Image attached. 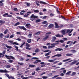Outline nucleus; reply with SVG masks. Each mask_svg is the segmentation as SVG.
<instances>
[{
    "instance_id": "4c0bfd02",
    "label": "nucleus",
    "mask_w": 79,
    "mask_h": 79,
    "mask_svg": "<svg viewBox=\"0 0 79 79\" xmlns=\"http://www.w3.org/2000/svg\"><path fill=\"white\" fill-rule=\"evenodd\" d=\"M8 32V29H6L4 31V34H6Z\"/></svg>"
},
{
    "instance_id": "4468645a",
    "label": "nucleus",
    "mask_w": 79,
    "mask_h": 79,
    "mask_svg": "<svg viewBox=\"0 0 79 79\" xmlns=\"http://www.w3.org/2000/svg\"><path fill=\"white\" fill-rule=\"evenodd\" d=\"M61 50H63V49L62 48H58L55 49V51H61Z\"/></svg>"
},
{
    "instance_id": "79ce46f5",
    "label": "nucleus",
    "mask_w": 79,
    "mask_h": 79,
    "mask_svg": "<svg viewBox=\"0 0 79 79\" xmlns=\"http://www.w3.org/2000/svg\"><path fill=\"white\" fill-rule=\"evenodd\" d=\"M56 11L57 13H58V14H60V11L58 10V9L56 10Z\"/></svg>"
},
{
    "instance_id": "7c9ffc66",
    "label": "nucleus",
    "mask_w": 79,
    "mask_h": 79,
    "mask_svg": "<svg viewBox=\"0 0 79 79\" xmlns=\"http://www.w3.org/2000/svg\"><path fill=\"white\" fill-rule=\"evenodd\" d=\"M28 37L29 38H31V37H32V34H29L28 35Z\"/></svg>"
},
{
    "instance_id": "72a5a7b5",
    "label": "nucleus",
    "mask_w": 79,
    "mask_h": 79,
    "mask_svg": "<svg viewBox=\"0 0 79 79\" xmlns=\"http://www.w3.org/2000/svg\"><path fill=\"white\" fill-rule=\"evenodd\" d=\"M6 68H8V69L10 68H11V66H10L9 65H7L6 66Z\"/></svg>"
},
{
    "instance_id": "ea45409f",
    "label": "nucleus",
    "mask_w": 79,
    "mask_h": 79,
    "mask_svg": "<svg viewBox=\"0 0 79 79\" xmlns=\"http://www.w3.org/2000/svg\"><path fill=\"white\" fill-rule=\"evenodd\" d=\"M10 59L11 58L12 60H15V57H13V56H10Z\"/></svg>"
},
{
    "instance_id": "052dcab7",
    "label": "nucleus",
    "mask_w": 79,
    "mask_h": 79,
    "mask_svg": "<svg viewBox=\"0 0 79 79\" xmlns=\"http://www.w3.org/2000/svg\"><path fill=\"white\" fill-rule=\"evenodd\" d=\"M77 41H75L74 42H73V45H74L75 44H77Z\"/></svg>"
},
{
    "instance_id": "c9c22d12",
    "label": "nucleus",
    "mask_w": 79,
    "mask_h": 79,
    "mask_svg": "<svg viewBox=\"0 0 79 79\" xmlns=\"http://www.w3.org/2000/svg\"><path fill=\"white\" fill-rule=\"evenodd\" d=\"M70 59H68L66 60H63L62 61H63V62H65L66 61H69V60H70Z\"/></svg>"
},
{
    "instance_id": "1a4fd4ad",
    "label": "nucleus",
    "mask_w": 79,
    "mask_h": 79,
    "mask_svg": "<svg viewBox=\"0 0 79 79\" xmlns=\"http://www.w3.org/2000/svg\"><path fill=\"white\" fill-rule=\"evenodd\" d=\"M40 64H42V65L41 66V67H44V66H45L46 65V64H45V63H44V62H41L40 63Z\"/></svg>"
},
{
    "instance_id": "ddd939ff",
    "label": "nucleus",
    "mask_w": 79,
    "mask_h": 79,
    "mask_svg": "<svg viewBox=\"0 0 79 79\" xmlns=\"http://www.w3.org/2000/svg\"><path fill=\"white\" fill-rule=\"evenodd\" d=\"M55 25L56 26L55 28H59L60 27V26H58V23L56 22H55Z\"/></svg>"
},
{
    "instance_id": "680f3d73",
    "label": "nucleus",
    "mask_w": 79,
    "mask_h": 79,
    "mask_svg": "<svg viewBox=\"0 0 79 79\" xmlns=\"http://www.w3.org/2000/svg\"><path fill=\"white\" fill-rule=\"evenodd\" d=\"M59 62V61H56L53 62V64H56V63H58Z\"/></svg>"
},
{
    "instance_id": "39448f33",
    "label": "nucleus",
    "mask_w": 79,
    "mask_h": 79,
    "mask_svg": "<svg viewBox=\"0 0 79 79\" xmlns=\"http://www.w3.org/2000/svg\"><path fill=\"white\" fill-rule=\"evenodd\" d=\"M26 46H27L26 48V49L27 50H31V48H29V47H30V45H29V44L28 43H26Z\"/></svg>"
},
{
    "instance_id": "7ed1b4c3",
    "label": "nucleus",
    "mask_w": 79,
    "mask_h": 79,
    "mask_svg": "<svg viewBox=\"0 0 79 79\" xmlns=\"http://www.w3.org/2000/svg\"><path fill=\"white\" fill-rule=\"evenodd\" d=\"M3 16L4 17H6L7 18H8V17H9V18H11V17L13 16L12 15L10 14L8 15V13H6L3 14Z\"/></svg>"
},
{
    "instance_id": "dca6fc26",
    "label": "nucleus",
    "mask_w": 79,
    "mask_h": 79,
    "mask_svg": "<svg viewBox=\"0 0 79 79\" xmlns=\"http://www.w3.org/2000/svg\"><path fill=\"white\" fill-rule=\"evenodd\" d=\"M52 38H53V39L52 40V42H54L55 40L56 39V37L55 36L53 37Z\"/></svg>"
},
{
    "instance_id": "864d4df0",
    "label": "nucleus",
    "mask_w": 79,
    "mask_h": 79,
    "mask_svg": "<svg viewBox=\"0 0 79 79\" xmlns=\"http://www.w3.org/2000/svg\"><path fill=\"white\" fill-rule=\"evenodd\" d=\"M48 61H49V62H54V60H48Z\"/></svg>"
},
{
    "instance_id": "58836bf2",
    "label": "nucleus",
    "mask_w": 79,
    "mask_h": 79,
    "mask_svg": "<svg viewBox=\"0 0 79 79\" xmlns=\"http://www.w3.org/2000/svg\"><path fill=\"white\" fill-rule=\"evenodd\" d=\"M17 63L18 64H20L21 65H23V64H24V63H20L19 62H17Z\"/></svg>"
},
{
    "instance_id": "bb28decb",
    "label": "nucleus",
    "mask_w": 79,
    "mask_h": 79,
    "mask_svg": "<svg viewBox=\"0 0 79 79\" xmlns=\"http://www.w3.org/2000/svg\"><path fill=\"white\" fill-rule=\"evenodd\" d=\"M39 52V49L38 48H36L35 51V53H37V52Z\"/></svg>"
},
{
    "instance_id": "4d7b16f0",
    "label": "nucleus",
    "mask_w": 79,
    "mask_h": 79,
    "mask_svg": "<svg viewBox=\"0 0 79 79\" xmlns=\"http://www.w3.org/2000/svg\"><path fill=\"white\" fill-rule=\"evenodd\" d=\"M13 61L12 60H10L8 61L9 63H11Z\"/></svg>"
},
{
    "instance_id": "f704fd0d",
    "label": "nucleus",
    "mask_w": 79,
    "mask_h": 79,
    "mask_svg": "<svg viewBox=\"0 0 79 79\" xmlns=\"http://www.w3.org/2000/svg\"><path fill=\"white\" fill-rule=\"evenodd\" d=\"M29 14H27V15L25 14L24 16V17L25 18H27L28 17V15H29Z\"/></svg>"
},
{
    "instance_id": "37998d69",
    "label": "nucleus",
    "mask_w": 79,
    "mask_h": 79,
    "mask_svg": "<svg viewBox=\"0 0 79 79\" xmlns=\"http://www.w3.org/2000/svg\"><path fill=\"white\" fill-rule=\"evenodd\" d=\"M59 76V75H56L52 77V79H54V78H56V77H57Z\"/></svg>"
},
{
    "instance_id": "338daca9",
    "label": "nucleus",
    "mask_w": 79,
    "mask_h": 79,
    "mask_svg": "<svg viewBox=\"0 0 79 79\" xmlns=\"http://www.w3.org/2000/svg\"><path fill=\"white\" fill-rule=\"evenodd\" d=\"M14 11H18V9L17 8H15L14 9Z\"/></svg>"
},
{
    "instance_id": "a19ab883",
    "label": "nucleus",
    "mask_w": 79,
    "mask_h": 79,
    "mask_svg": "<svg viewBox=\"0 0 79 79\" xmlns=\"http://www.w3.org/2000/svg\"><path fill=\"white\" fill-rule=\"evenodd\" d=\"M40 67H37L36 69V71H40Z\"/></svg>"
},
{
    "instance_id": "6ab92c4d",
    "label": "nucleus",
    "mask_w": 79,
    "mask_h": 79,
    "mask_svg": "<svg viewBox=\"0 0 79 79\" xmlns=\"http://www.w3.org/2000/svg\"><path fill=\"white\" fill-rule=\"evenodd\" d=\"M66 56H72L73 55V53H67L66 54Z\"/></svg>"
},
{
    "instance_id": "9b49d317",
    "label": "nucleus",
    "mask_w": 79,
    "mask_h": 79,
    "mask_svg": "<svg viewBox=\"0 0 79 79\" xmlns=\"http://www.w3.org/2000/svg\"><path fill=\"white\" fill-rule=\"evenodd\" d=\"M5 45L6 47L7 48H9V50H11V49L12 48V47L11 46H8L7 44H5Z\"/></svg>"
},
{
    "instance_id": "2eb2a0df",
    "label": "nucleus",
    "mask_w": 79,
    "mask_h": 79,
    "mask_svg": "<svg viewBox=\"0 0 79 79\" xmlns=\"http://www.w3.org/2000/svg\"><path fill=\"white\" fill-rule=\"evenodd\" d=\"M66 32L65 30H62L61 31V32L63 35H65L66 34Z\"/></svg>"
},
{
    "instance_id": "09e8293b",
    "label": "nucleus",
    "mask_w": 79,
    "mask_h": 79,
    "mask_svg": "<svg viewBox=\"0 0 79 79\" xmlns=\"http://www.w3.org/2000/svg\"><path fill=\"white\" fill-rule=\"evenodd\" d=\"M16 18H17V19H23L21 17H17Z\"/></svg>"
},
{
    "instance_id": "b1692460",
    "label": "nucleus",
    "mask_w": 79,
    "mask_h": 79,
    "mask_svg": "<svg viewBox=\"0 0 79 79\" xmlns=\"http://www.w3.org/2000/svg\"><path fill=\"white\" fill-rule=\"evenodd\" d=\"M70 52H72V53H76V52H77V51L74 50H71Z\"/></svg>"
},
{
    "instance_id": "f8f14e48",
    "label": "nucleus",
    "mask_w": 79,
    "mask_h": 79,
    "mask_svg": "<svg viewBox=\"0 0 79 79\" xmlns=\"http://www.w3.org/2000/svg\"><path fill=\"white\" fill-rule=\"evenodd\" d=\"M4 2V0H2L1 1H0V6H3L4 4L2 2Z\"/></svg>"
},
{
    "instance_id": "603ef678",
    "label": "nucleus",
    "mask_w": 79,
    "mask_h": 79,
    "mask_svg": "<svg viewBox=\"0 0 79 79\" xmlns=\"http://www.w3.org/2000/svg\"><path fill=\"white\" fill-rule=\"evenodd\" d=\"M71 42H72V43H73V42L71 41H69L67 43V44H69Z\"/></svg>"
},
{
    "instance_id": "8fccbe9b",
    "label": "nucleus",
    "mask_w": 79,
    "mask_h": 79,
    "mask_svg": "<svg viewBox=\"0 0 79 79\" xmlns=\"http://www.w3.org/2000/svg\"><path fill=\"white\" fill-rule=\"evenodd\" d=\"M71 73V71H69L67 73H66V75H67L68 74H70V73Z\"/></svg>"
},
{
    "instance_id": "5701e85b",
    "label": "nucleus",
    "mask_w": 79,
    "mask_h": 79,
    "mask_svg": "<svg viewBox=\"0 0 79 79\" xmlns=\"http://www.w3.org/2000/svg\"><path fill=\"white\" fill-rule=\"evenodd\" d=\"M55 47V45L49 46L48 47V48H53Z\"/></svg>"
},
{
    "instance_id": "f257e3e1",
    "label": "nucleus",
    "mask_w": 79,
    "mask_h": 79,
    "mask_svg": "<svg viewBox=\"0 0 79 79\" xmlns=\"http://www.w3.org/2000/svg\"><path fill=\"white\" fill-rule=\"evenodd\" d=\"M46 35L44 37V38L43 39V41H45L47 40V39L49 38V36L50 35L52 34V33L51 32H48L46 34Z\"/></svg>"
},
{
    "instance_id": "c756f323",
    "label": "nucleus",
    "mask_w": 79,
    "mask_h": 79,
    "mask_svg": "<svg viewBox=\"0 0 79 79\" xmlns=\"http://www.w3.org/2000/svg\"><path fill=\"white\" fill-rule=\"evenodd\" d=\"M76 72H73L71 75V76H74V75H76Z\"/></svg>"
},
{
    "instance_id": "4be33fe9",
    "label": "nucleus",
    "mask_w": 79,
    "mask_h": 79,
    "mask_svg": "<svg viewBox=\"0 0 79 79\" xmlns=\"http://www.w3.org/2000/svg\"><path fill=\"white\" fill-rule=\"evenodd\" d=\"M32 40L31 39H29L27 40V42L29 43H31Z\"/></svg>"
},
{
    "instance_id": "a211bd4d",
    "label": "nucleus",
    "mask_w": 79,
    "mask_h": 79,
    "mask_svg": "<svg viewBox=\"0 0 79 79\" xmlns=\"http://www.w3.org/2000/svg\"><path fill=\"white\" fill-rule=\"evenodd\" d=\"M5 53H6V51L4 50L2 52V57L3 58V56H4V55H5Z\"/></svg>"
},
{
    "instance_id": "c85d7f7f",
    "label": "nucleus",
    "mask_w": 79,
    "mask_h": 79,
    "mask_svg": "<svg viewBox=\"0 0 79 79\" xmlns=\"http://www.w3.org/2000/svg\"><path fill=\"white\" fill-rule=\"evenodd\" d=\"M57 37H61V35H60V34H58L57 35H55Z\"/></svg>"
},
{
    "instance_id": "f3484780",
    "label": "nucleus",
    "mask_w": 79,
    "mask_h": 79,
    "mask_svg": "<svg viewBox=\"0 0 79 79\" xmlns=\"http://www.w3.org/2000/svg\"><path fill=\"white\" fill-rule=\"evenodd\" d=\"M5 57H6L8 60H11V58L10 57V56L6 55H5Z\"/></svg>"
},
{
    "instance_id": "e433bc0d",
    "label": "nucleus",
    "mask_w": 79,
    "mask_h": 79,
    "mask_svg": "<svg viewBox=\"0 0 79 79\" xmlns=\"http://www.w3.org/2000/svg\"><path fill=\"white\" fill-rule=\"evenodd\" d=\"M19 24H20V23L19 22H17V23H16L15 25L14 26H18V25H19Z\"/></svg>"
},
{
    "instance_id": "6e6552de",
    "label": "nucleus",
    "mask_w": 79,
    "mask_h": 79,
    "mask_svg": "<svg viewBox=\"0 0 79 79\" xmlns=\"http://www.w3.org/2000/svg\"><path fill=\"white\" fill-rule=\"evenodd\" d=\"M0 73H8V71H6V69L5 70H0Z\"/></svg>"
},
{
    "instance_id": "2f4dec72",
    "label": "nucleus",
    "mask_w": 79,
    "mask_h": 79,
    "mask_svg": "<svg viewBox=\"0 0 79 79\" xmlns=\"http://www.w3.org/2000/svg\"><path fill=\"white\" fill-rule=\"evenodd\" d=\"M55 56H58L59 57L60 56H61V54H57V55H56Z\"/></svg>"
},
{
    "instance_id": "c03bdc74",
    "label": "nucleus",
    "mask_w": 79,
    "mask_h": 79,
    "mask_svg": "<svg viewBox=\"0 0 79 79\" xmlns=\"http://www.w3.org/2000/svg\"><path fill=\"white\" fill-rule=\"evenodd\" d=\"M13 41H12V40H8V42H10V43H11V44H13Z\"/></svg>"
},
{
    "instance_id": "f03ea898",
    "label": "nucleus",
    "mask_w": 79,
    "mask_h": 79,
    "mask_svg": "<svg viewBox=\"0 0 79 79\" xmlns=\"http://www.w3.org/2000/svg\"><path fill=\"white\" fill-rule=\"evenodd\" d=\"M30 20H31L32 21H33L34 20L36 19V18H38V16L34 15V14H33L31 15L30 16Z\"/></svg>"
},
{
    "instance_id": "5fc2aeb1",
    "label": "nucleus",
    "mask_w": 79,
    "mask_h": 79,
    "mask_svg": "<svg viewBox=\"0 0 79 79\" xmlns=\"http://www.w3.org/2000/svg\"><path fill=\"white\" fill-rule=\"evenodd\" d=\"M77 63V61H73L71 63V64H75V63Z\"/></svg>"
},
{
    "instance_id": "20e7f679",
    "label": "nucleus",
    "mask_w": 79,
    "mask_h": 79,
    "mask_svg": "<svg viewBox=\"0 0 79 79\" xmlns=\"http://www.w3.org/2000/svg\"><path fill=\"white\" fill-rule=\"evenodd\" d=\"M5 75L9 79H15V78L13 77V76H11L10 77V76H9V75L8 73L5 74Z\"/></svg>"
},
{
    "instance_id": "13d9d810",
    "label": "nucleus",
    "mask_w": 79,
    "mask_h": 79,
    "mask_svg": "<svg viewBox=\"0 0 79 79\" xmlns=\"http://www.w3.org/2000/svg\"><path fill=\"white\" fill-rule=\"evenodd\" d=\"M13 44H15V45H19V44H18L16 42H14L13 43Z\"/></svg>"
},
{
    "instance_id": "0eeeda50",
    "label": "nucleus",
    "mask_w": 79,
    "mask_h": 79,
    "mask_svg": "<svg viewBox=\"0 0 79 79\" xmlns=\"http://www.w3.org/2000/svg\"><path fill=\"white\" fill-rule=\"evenodd\" d=\"M31 24L30 23H27L26 24V27L27 29H30L31 28Z\"/></svg>"
},
{
    "instance_id": "9d476101",
    "label": "nucleus",
    "mask_w": 79,
    "mask_h": 79,
    "mask_svg": "<svg viewBox=\"0 0 79 79\" xmlns=\"http://www.w3.org/2000/svg\"><path fill=\"white\" fill-rule=\"evenodd\" d=\"M54 26V25L52 23H51L48 26V27L50 29H51V28H52Z\"/></svg>"
},
{
    "instance_id": "0e129e2a",
    "label": "nucleus",
    "mask_w": 79,
    "mask_h": 79,
    "mask_svg": "<svg viewBox=\"0 0 79 79\" xmlns=\"http://www.w3.org/2000/svg\"><path fill=\"white\" fill-rule=\"evenodd\" d=\"M16 40H18V41H21V39H20V38H18Z\"/></svg>"
},
{
    "instance_id": "6e6d98bb",
    "label": "nucleus",
    "mask_w": 79,
    "mask_h": 79,
    "mask_svg": "<svg viewBox=\"0 0 79 79\" xmlns=\"http://www.w3.org/2000/svg\"><path fill=\"white\" fill-rule=\"evenodd\" d=\"M42 78L43 79H47V77L44 76Z\"/></svg>"
},
{
    "instance_id": "de8ad7c7",
    "label": "nucleus",
    "mask_w": 79,
    "mask_h": 79,
    "mask_svg": "<svg viewBox=\"0 0 79 79\" xmlns=\"http://www.w3.org/2000/svg\"><path fill=\"white\" fill-rule=\"evenodd\" d=\"M34 12L35 13H39V10H34Z\"/></svg>"
},
{
    "instance_id": "aec40b11",
    "label": "nucleus",
    "mask_w": 79,
    "mask_h": 79,
    "mask_svg": "<svg viewBox=\"0 0 79 79\" xmlns=\"http://www.w3.org/2000/svg\"><path fill=\"white\" fill-rule=\"evenodd\" d=\"M5 23V21H3V20H0V24H4Z\"/></svg>"
},
{
    "instance_id": "473e14b6",
    "label": "nucleus",
    "mask_w": 79,
    "mask_h": 79,
    "mask_svg": "<svg viewBox=\"0 0 79 79\" xmlns=\"http://www.w3.org/2000/svg\"><path fill=\"white\" fill-rule=\"evenodd\" d=\"M41 21L40 19H37L35 21V22L36 23H39Z\"/></svg>"
},
{
    "instance_id": "a878e982",
    "label": "nucleus",
    "mask_w": 79,
    "mask_h": 79,
    "mask_svg": "<svg viewBox=\"0 0 79 79\" xmlns=\"http://www.w3.org/2000/svg\"><path fill=\"white\" fill-rule=\"evenodd\" d=\"M40 34V31H38L36 33H35L34 34V35H39Z\"/></svg>"
},
{
    "instance_id": "774afa93",
    "label": "nucleus",
    "mask_w": 79,
    "mask_h": 79,
    "mask_svg": "<svg viewBox=\"0 0 79 79\" xmlns=\"http://www.w3.org/2000/svg\"><path fill=\"white\" fill-rule=\"evenodd\" d=\"M56 79H62V78L61 77H57Z\"/></svg>"
},
{
    "instance_id": "412c9836",
    "label": "nucleus",
    "mask_w": 79,
    "mask_h": 79,
    "mask_svg": "<svg viewBox=\"0 0 79 79\" xmlns=\"http://www.w3.org/2000/svg\"><path fill=\"white\" fill-rule=\"evenodd\" d=\"M40 4H44V5H46L47 4V3H46L45 2L42 1H40Z\"/></svg>"
},
{
    "instance_id": "a18cd8bd",
    "label": "nucleus",
    "mask_w": 79,
    "mask_h": 79,
    "mask_svg": "<svg viewBox=\"0 0 79 79\" xmlns=\"http://www.w3.org/2000/svg\"><path fill=\"white\" fill-rule=\"evenodd\" d=\"M16 48V50L17 51H18V47L16 46H14Z\"/></svg>"
},
{
    "instance_id": "69168bd1",
    "label": "nucleus",
    "mask_w": 79,
    "mask_h": 79,
    "mask_svg": "<svg viewBox=\"0 0 79 79\" xmlns=\"http://www.w3.org/2000/svg\"><path fill=\"white\" fill-rule=\"evenodd\" d=\"M46 23H47V21H44L42 23L43 24H46Z\"/></svg>"
},
{
    "instance_id": "49530a36",
    "label": "nucleus",
    "mask_w": 79,
    "mask_h": 79,
    "mask_svg": "<svg viewBox=\"0 0 79 79\" xmlns=\"http://www.w3.org/2000/svg\"><path fill=\"white\" fill-rule=\"evenodd\" d=\"M32 59L33 60H38L39 58L37 57H32Z\"/></svg>"
},
{
    "instance_id": "423d86ee",
    "label": "nucleus",
    "mask_w": 79,
    "mask_h": 79,
    "mask_svg": "<svg viewBox=\"0 0 79 79\" xmlns=\"http://www.w3.org/2000/svg\"><path fill=\"white\" fill-rule=\"evenodd\" d=\"M18 27L20 29H23V30H24V31H26V28L24 26H19Z\"/></svg>"
},
{
    "instance_id": "e2e57ef3",
    "label": "nucleus",
    "mask_w": 79,
    "mask_h": 79,
    "mask_svg": "<svg viewBox=\"0 0 79 79\" xmlns=\"http://www.w3.org/2000/svg\"><path fill=\"white\" fill-rule=\"evenodd\" d=\"M50 16H54V14L53 13H51L50 15Z\"/></svg>"
},
{
    "instance_id": "bf43d9fd",
    "label": "nucleus",
    "mask_w": 79,
    "mask_h": 79,
    "mask_svg": "<svg viewBox=\"0 0 79 79\" xmlns=\"http://www.w3.org/2000/svg\"><path fill=\"white\" fill-rule=\"evenodd\" d=\"M14 37V35H12L10 36V38H13Z\"/></svg>"
},
{
    "instance_id": "393cba45",
    "label": "nucleus",
    "mask_w": 79,
    "mask_h": 79,
    "mask_svg": "<svg viewBox=\"0 0 79 79\" xmlns=\"http://www.w3.org/2000/svg\"><path fill=\"white\" fill-rule=\"evenodd\" d=\"M3 36H4V35L3 33H0V38H3Z\"/></svg>"
},
{
    "instance_id": "cd10ccee",
    "label": "nucleus",
    "mask_w": 79,
    "mask_h": 79,
    "mask_svg": "<svg viewBox=\"0 0 79 79\" xmlns=\"http://www.w3.org/2000/svg\"><path fill=\"white\" fill-rule=\"evenodd\" d=\"M29 67L31 68H34V67H35V65H32L31 64H29Z\"/></svg>"
},
{
    "instance_id": "3c124183",
    "label": "nucleus",
    "mask_w": 79,
    "mask_h": 79,
    "mask_svg": "<svg viewBox=\"0 0 79 79\" xmlns=\"http://www.w3.org/2000/svg\"><path fill=\"white\" fill-rule=\"evenodd\" d=\"M59 42H60V43H64V41L63 40H60L59 41Z\"/></svg>"
}]
</instances>
